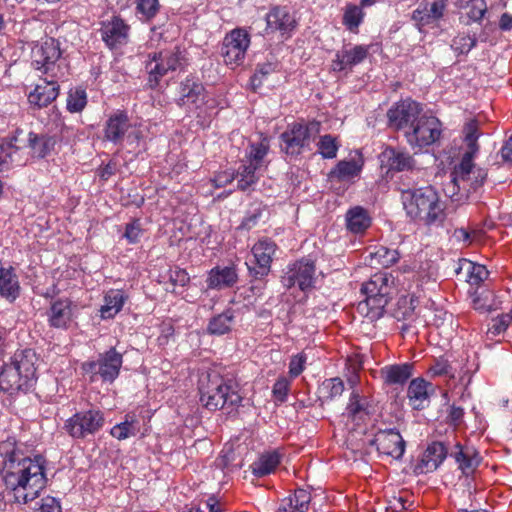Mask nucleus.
<instances>
[{
    "label": "nucleus",
    "instance_id": "f257e3e1",
    "mask_svg": "<svg viewBox=\"0 0 512 512\" xmlns=\"http://www.w3.org/2000/svg\"><path fill=\"white\" fill-rule=\"evenodd\" d=\"M44 458L25 456L13 443L0 445V472L8 494L18 504L35 500L46 487Z\"/></svg>",
    "mask_w": 512,
    "mask_h": 512
},
{
    "label": "nucleus",
    "instance_id": "f03ea898",
    "mask_svg": "<svg viewBox=\"0 0 512 512\" xmlns=\"http://www.w3.org/2000/svg\"><path fill=\"white\" fill-rule=\"evenodd\" d=\"M465 135V150L461 161L456 165L451 173V181L458 190L466 192L475 191L482 186L487 178V171L482 168H476L473 159L479 152L478 138L479 123L476 120H470L463 128Z\"/></svg>",
    "mask_w": 512,
    "mask_h": 512
},
{
    "label": "nucleus",
    "instance_id": "7ed1b4c3",
    "mask_svg": "<svg viewBox=\"0 0 512 512\" xmlns=\"http://www.w3.org/2000/svg\"><path fill=\"white\" fill-rule=\"evenodd\" d=\"M401 200L407 217L416 223L438 225L446 218L445 203L432 186L403 190Z\"/></svg>",
    "mask_w": 512,
    "mask_h": 512
},
{
    "label": "nucleus",
    "instance_id": "20e7f679",
    "mask_svg": "<svg viewBox=\"0 0 512 512\" xmlns=\"http://www.w3.org/2000/svg\"><path fill=\"white\" fill-rule=\"evenodd\" d=\"M198 390L201 404L210 411L223 409L231 413L242 401L238 391L217 372L202 375Z\"/></svg>",
    "mask_w": 512,
    "mask_h": 512
},
{
    "label": "nucleus",
    "instance_id": "39448f33",
    "mask_svg": "<svg viewBox=\"0 0 512 512\" xmlns=\"http://www.w3.org/2000/svg\"><path fill=\"white\" fill-rule=\"evenodd\" d=\"M395 278L387 272H377L361 286V292L365 300L359 304L363 312L366 309V317L371 321L383 316L392 294L394 293Z\"/></svg>",
    "mask_w": 512,
    "mask_h": 512
},
{
    "label": "nucleus",
    "instance_id": "423d86ee",
    "mask_svg": "<svg viewBox=\"0 0 512 512\" xmlns=\"http://www.w3.org/2000/svg\"><path fill=\"white\" fill-rule=\"evenodd\" d=\"M61 56L60 43L54 38H47L32 48L31 64L44 76L62 78Z\"/></svg>",
    "mask_w": 512,
    "mask_h": 512
},
{
    "label": "nucleus",
    "instance_id": "0eeeda50",
    "mask_svg": "<svg viewBox=\"0 0 512 512\" xmlns=\"http://www.w3.org/2000/svg\"><path fill=\"white\" fill-rule=\"evenodd\" d=\"M103 138L115 145H122L126 140L136 149L143 135L140 129L131 124L125 111L117 110L108 116L103 129Z\"/></svg>",
    "mask_w": 512,
    "mask_h": 512
},
{
    "label": "nucleus",
    "instance_id": "6e6552de",
    "mask_svg": "<svg viewBox=\"0 0 512 512\" xmlns=\"http://www.w3.org/2000/svg\"><path fill=\"white\" fill-rule=\"evenodd\" d=\"M122 363V355L112 347L105 353H100L97 360L84 362L82 370L91 382L101 379L112 383L118 377Z\"/></svg>",
    "mask_w": 512,
    "mask_h": 512
},
{
    "label": "nucleus",
    "instance_id": "1a4fd4ad",
    "mask_svg": "<svg viewBox=\"0 0 512 512\" xmlns=\"http://www.w3.org/2000/svg\"><path fill=\"white\" fill-rule=\"evenodd\" d=\"M321 124L318 121L308 123H294L281 134L284 143L283 150L287 155L298 156L305 148H309L311 141L320 132Z\"/></svg>",
    "mask_w": 512,
    "mask_h": 512
},
{
    "label": "nucleus",
    "instance_id": "9d476101",
    "mask_svg": "<svg viewBox=\"0 0 512 512\" xmlns=\"http://www.w3.org/2000/svg\"><path fill=\"white\" fill-rule=\"evenodd\" d=\"M105 424L104 413L96 408L80 411L67 419L64 430L74 439H85L102 429Z\"/></svg>",
    "mask_w": 512,
    "mask_h": 512
},
{
    "label": "nucleus",
    "instance_id": "9b49d317",
    "mask_svg": "<svg viewBox=\"0 0 512 512\" xmlns=\"http://www.w3.org/2000/svg\"><path fill=\"white\" fill-rule=\"evenodd\" d=\"M316 269V263L313 259L303 257L288 265L281 282L287 289L297 287L299 290L306 292L314 287Z\"/></svg>",
    "mask_w": 512,
    "mask_h": 512
},
{
    "label": "nucleus",
    "instance_id": "f8f14e48",
    "mask_svg": "<svg viewBox=\"0 0 512 512\" xmlns=\"http://www.w3.org/2000/svg\"><path fill=\"white\" fill-rule=\"evenodd\" d=\"M442 134V123L432 115L422 113L413 127L406 132V141L411 147L424 148L438 141Z\"/></svg>",
    "mask_w": 512,
    "mask_h": 512
},
{
    "label": "nucleus",
    "instance_id": "ddd939ff",
    "mask_svg": "<svg viewBox=\"0 0 512 512\" xmlns=\"http://www.w3.org/2000/svg\"><path fill=\"white\" fill-rule=\"evenodd\" d=\"M422 105L411 98L394 103L387 111V125L394 131H402L404 136L422 115Z\"/></svg>",
    "mask_w": 512,
    "mask_h": 512
},
{
    "label": "nucleus",
    "instance_id": "4468645a",
    "mask_svg": "<svg viewBox=\"0 0 512 512\" xmlns=\"http://www.w3.org/2000/svg\"><path fill=\"white\" fill-rule=\"evenodd\" d=\"M276 250V243L269 238L260 239L253 245L252 258L246 262L251 277L261 280L270 273Z\"/></svg>",
    "mask_w": 512,
    "mask_h": 512
},
{
    "label": "nucleus",
    "instance_id": "2eb2a0df",
    "mask_svg": "<svg viewBox=\"0 0 512 512\" xmlns=\"http://www.w3.org/2000/svg\"><path fill=\"white\" fill-rule=\"evenodd\" d=\"M250 45V35L242 28L233 29L222 43L221 54L227 65H240Z\"/></svg>",
    "mask_w": 512,
    "mask_h": 512
},
{
    "label": "nucleus",
    "instance_id": "dca6fc26",
    "mask_svg": "<svg viewBox=\"0 0 512 512\" xmlns=\"http://www.w3.org/2000/svg\"><path fill=\"white\" fill-rule=\"evenodd\" d=\"M206 90L203 84L195 77H186L179 85L177 104L190 111H197L206 104Z\"/></svg>",
    "mask_w": 512,
    "mask_h": 512
},
{
    "label": "nucleus",
    "instance_id": "f3484780",
    "mask_svg": "<svg viewBox=\"0 0 512 512\" xmlns=\"http://www.w3.org/2000/svg\"><path fill=\"white\" fill-rule=\"evenodd\" d=\"M377 451L383 455L400 459L405 452V441L401 434L395 429L378 431L373 439Z\"/></svg>",
    "mask_w": 512,
    "mask_h": 512
},
{
    "label": "nucleus",
    "instance_id": "a211bd4d",
    "mask_svg": "<svg viewBox=\"0 0 512 512\" xmlns=\"http://www.w3.org/2000/svg\"><path fill=\"white\" fill-rule=\"evenodd\" d=\"M379 158L381 167L386 168L387 173L409 171L415 166V160L409 152L391 146L386 147Z\"/></svg>",
    "mask_w": 512,
    "mask_h": 512
},
{
    "label": "nucleus",
    "instance_id": "6ab92c4d",
    "mask_svg": "<svg viewBox=\"0 0 512 512\" xmlns=\"http://www.w3.org/2000/svg\"><path fill=\"white\" fill-rule=\"evenodd\" d=\"M59 79L48 76L41 78L35 89L28 95L29 103L38 109L51 104L59 94Z\"/></svg>",
    "mask_w": 512,
    "mask_h": 512
},
{
    "label": "nucleus",
    "instance_id": "aec40b11",
    "mask_svg": "<svg viewBox=\"0 0 512 512\" xmlns=\"http://www.w3.org/2000/svg\"><path fill=\"white\" fill-rule=\"evenodd\" d=\"M435 393V387L424 378L418 377L411 380L407 388L409 405L414 410H423L430 404V398Z\"/></svg>",
    "mask_w": 512,
    "mask_h": 512
},
{
    "label": "nucleus",
    "instance_id": "412c9836",
    "mask_svg": "<svg viewBox=\"0 0 512 512\" xmlns=\"http://www.w3.org/2000/svg\"><path fill=\"white\" fill-rule=\"evenodd\" d=\"M448 450L444 443L434 441L427 446L414 471L417 474H425L435 471L447 457Z\"/></svg>",
    "mask_w": 512,
    "mask_h": 512
},
{
    "label": "nucleus",
    "instance_id": "4be33fe9",
    "mask_svg": "<svg viewBox=\"0 0 512 512\" xmlns=\"http://www.w3.org/2000/svg\"><path fill=\"white\" fill-rule=\"evenodd\" d=\"M48 323L57 329H67L73 320V302L69 298L52 300L47 311Z\"/></svg>",
    "mask_w": 512,
    "mask_h": 512
},
{
    "label": "nucleus",
    "instance_id": "5701e85b",
    "mask_svg": "<svg viewBox=\"0 0 512 512\" xmlns=\"http://www.w3.org/2000/svg\"><path fill=\"white\" fill-rule=\"evenodd\" d=\"M20 130L15 134L3 138L0 142V171L9 170L15 166H23L26 160L21 155V148L16 145Z\"/></svg>",
    "mask_w": 512,
    "mask_h": 512
},
{
    "label": "nucleus",
    "instance_id": "b1692460",
    "mask_svg": "<svg viewBox=\"0 0 512 512\" xmlns=\"http://www.w3.org/2000/svg\"><path fill=\"white\" fill-rule=\"evenodd\" d=\"M128 31L129 26L122 19L113 17L102 24L101 36L109 48L115 49L127 42Z\"/></svg>",
    "mask_w": 512,
    "mask_h": 512
},
{
    "label": "nucleus",
    "instance_id": "393cba45",
    "mask_svg": "<svg viewBox=\"0 0 512 512\" xmlns=\"http://www.w3.org/2000/svg\"><path fill=\"white\" fill-rule=\"evenodd\" d=\"M267 30L289 34L296 26L295 17L287 7L275 6L266 15Z\"/></svg>",
    "mask_w": 512,
    "mask_h": 512
},
{
    "label": "nucleus",
    "instance_id": "a878e982",
    "mask_svg": "<svg viewBox=\"0 0 512 512\" xmlns=\"http://www.w3.org/2000/svg\"><path fill=\"white\" fill-rule=\"evenodd\" d=\"M369 54V47L356 45L350 49L343 48L336 53V58L332 61L334 71H343L351 69L353 66L363 62Z\"/></svg>",
    "mask_w": 512,
    "mask_h": 512
},
{
    "label": "nucleus",
    "instance_id": "bb28decb",
    "mask_svg": "<svg viewBox=\"0 0 512 512\" xmlns=\"http://www.w3.org/2000/svg\"><path fill=\"white\" fill-rule=\"evenodd\" d=\"M371 398L359 389H354L346 407L347 416L352 421H363L370 414Z\"/></svg>",
    "mask_w": 512,
    "mask_h": 512
},
{
    "label": "nucleus",
    "instance_id": "cd10ccee",
    "mask_svg": "<svg viewBox=\"0 0 512 512\" xmlns=\"http://www.w3.org/2000/svg\"><path fill=\"white\" fill-rule=\"evenodd\" d=\"M458 463L459 469L465 476L472 475L480 464L481 458L478 452L472 447H462L459 443L455 445V451L451 453Z\"/></svg>",
    "mask_w": 512,
    "mask_h": 512
},
{
    "label": "nucleus",
    "instance_id": "c85d7f7f",
    "mask_svg": "<svg viewBox=\"0 0 512 512\" xmlns=\"http://www.w3.org/2000/svg\"><path fill=\"white\" fill-rule=\"evenodd\" d=\"M346 228L353 234H363L372 224L367 209L362 206L351 207L345 215Z\"/></svg>",
    "mask_w": 512,
    "mask_h": 512
},
{
    "label": "nucleus",
    "instance_id": "c756f323",
    "mask_svg": "<svg viewBox=\"0 0 512 512\" xmlns=\"http://www.w3.org/2000/svg\"><path fill=\"white\" fill-rule=\"evenodd\" d=\"M398 260V251L383 245L370 247L368 255L365 257V261L374 268H387L394 265Z\"/></svg>",
    "mask_w": 512,
    "mask_h": 512
},
{
    "label": "nucleus",
    "instance_id": "7c9ffc66",
    "mask_svg": "<svg viewBox=\"0 0 512 512\" xmlns=\"http://www.w3.org/2000/svg\"><path fill=\"white\" fill-rule=\"evenodd\" d=\"M444 10V0H437L434 1L430 7L427 5L423 7L419 6L412 13V20L416 22L418 28L421 30L422 27L430 25L442 18Z\"/></svg>",
    "mask_w": 512,
    "mask_h": 512
},
{
    "label": "nucleus",
    "instance_id": "2f4dec72",
    "mask_svg": "<svg viewBox=\"0 0 512 512\" xmlns=\"http://www.w3.org/2000/svg\"><path fill=\"white\" fill-rule=\"evenodd\" d=\"M380 374L387 385H403L413 374V364L387 365L380 370Z\"/></svg>",
    "mask_w": 512,
    "mask_h": 512
},
{
    "label": "nucleus",
    "instance_id": "473e14b6",
    "mask_svg": "<svg viewBox=\"0 0 512 512\" xmlns=\"http://www.w3.org/2000/svg\"><path fill=\"white\" fill-rule=\"evenodd\" d=\"M269 149L270 144L268 138L266 137L261 138L257 142H251L248 150L246 151L245 159L242 161L261 170H266L268 167L266 156L269 152Z\"/></svg>",
    "mask_w": 512,
    "mask_h": 512
},
{
    "label": "nucleus",
    "instance_id": "72a5a7b5",
    "mask_svg": "<svg viewBox=\"0 0 512 512\" xmlns=\"http://www.w3.org/2000/svg\"><path fill=\"white\" fill-rule=\"evenodd\" d=\"M364 162L362 158L341 160L330 171L329 178L338 181H351L358 177L362 171Z\"/></svg>",
    "mask_w": 512,
    "mask_h": 512
},
{
    "label": "nucleus",
    "instance_id": "f704fd0d",
    "mask_svg": "<svg viewBox=\"0 0 512 512\" xmlns=\"http://www.w3.org/2000/svg\"><path fill=\"white\" fill-rule=\"evenodd\" d=\"M29 382L22 377L13 363L4 364L0 372V388L3 391L21 390L27 387Z\"/></svg>",
    "mask_w": 512,
    "mask_h": 512
},
{
    "label": "nucleus",
    "instance_id": "c9c22d12",
    "mask_svg": "<svg viewBox=\"0 0 512 512\" xmlns=\"http://www.w3.org/2000/svg\"><path fill=\"white\" fill-rule=\"evenodd\" d=\"M282 454L277 451H266L251 465L252 473L257 477H264L274 473L280 465Z\"/></svg>",
    "mask_w": 512,
    "mask_h": 512
},
{
    "label": "nucleus",
    "instance_id": "e433bc0d",
    "mask_svg": "<svg viewBox=\"0 0 512 512\" xmlns=\"http://www.w3.org/2000/svg\"><path fill=\"white\" fill-rule=\"evenodd\" d=\"M238 280L234 267H215L209 272L207 286L210 289H222L233 286Z\"/></svg>",
    "mask_w": 512,
    "mask_h": 512
},
{
    "label": "nucleus",
    "instance_id": "4c0bfd02",
    "mask_svg": "<svg viewBox=\"0 0 512 512\" xmlns=\"http://www.w3.org/2000/svg\"><path fill=\"white\" fill-rule=\"evenodd\" d=\"M36 362L37 356L32 349H25L16 353L12 361L13 365H15L20 374H22V377L28 382L33 380L36 376Z\"/></svg>",
    "mask_w": 512,
    "mask_h": 512
},
{
    "label": "nucleus",
    "instance_id": "58836bf2",
    "mask_svg": "<svg viewBox=\"0 0 512 512\" xmlns=\"http://www.w3.org/2000/svg\"><path fill=\"white\" fill-rule=\"evenodd\" d=\"M310 502V492L305 489H297L293 495L282 501L279 512H308Z\"/></svg>",
    "mask_w": 512,
    "mask_h": 512
},
{
    "label": "nucleus",
    "instance_id": "ea45409f",
    "mask_svg": "<svg viewBox=\"0 0 512 512\" xmlns=\"http://www.w3.org/2000/svg\"><path fill=\"white\" fill-rule=\"evenodd\" d=\"M127 299L122 290L111 289L104 297L105 304L101 307L100 313L103 319H111L119 313Z\"/></svg>",
    "mask_w": 512,
    "mask_h": 512
},
{
    "label": "nucleus",
    "instance_id": "a19ab883",
    "mask_svg": "<svg viewBox=\"0 0 512 512\" xmlns=\"http://www.w3.org/2000/svg\"><path fill=\"white\" fill-rule=\"evenodd\" d=\"M462 273H465L466 281L471 286H476L478 289H480L479 286L488 278L489 275L485 266L473 263L469 260H463L461 262L460 267L457 270V274L461 275Z\"/></svg>",
    "mask_w": 512,
    "mask_h": 512
},
{
    "label": "nucleus",
    "instance_id": "79ce46f5",
    "mask_svg": "<svg viewBox=\"0 0 512 512\" xmlns=\"http://www.w3.org/2000/svg\"><path fill=\"white\" fill-rule=\"evenodd\" d=\"M20 293L18 277L12 268L2 269L0 273V295L13 302Z\"/></svg>",
    "mask_w": 512,
    "mask_h": 512
},
{
    "label": "nucleus",
    "instance_id": "37998d69",
    "mask_svg": "<svg viewBox=\"0 0 512 512\" xmlns=\"http://www.w3.org/2000/svg\"><path fill=\"white\" fill-rule=\"evenodd\" d=\"M55 140L53 137L30 132L28 135V146L31 149L33 157L44 158L54 148Z\"/></svg>",
    "mask_w": 512,
    "mask_h": 512
},
{
    "label": "nucleus",
    "instance_id": "c03bdc74",
    "mask_svg": "<svg viewBox=\"0 0 512 512\" xmlns=\"http://www.w3.org/2000/svg\"><path fill=\"white\" fill-rule=\"evenodd\" d=\"M261 171V169L241 161V165L235 172L237 188L241 191L249 190L258 182Z\"/></svg>",
    "mask_w": 512,
    "mask_h": 512
},
{
    "label": "nucleus",
    "instance_id": "a18cd8bd",
    "mask_svg": "<svg viewBox=\"0 0 512 512\" xmlns=\"http://www.w3.org/2000/svg\"><path fill=\"white\" fill-rule=\"evenodd\" d=\"M157 58L163 63L164 68L167 72L176 71L177 69H183L187 64L184 51L179 47H174L172 50H164L156 52Z\"/></svg>",
    "mask_w": 512,
    "mask_h": 512
},
{
    "label": "nucleus",
    "instance_id": "49530a36",
    "mask_svg": "<svg viewBox=\"0 0 512 512\" xmlns=\"http://www.w3.org/2000/svg\"><path fill=\"white\" fill-rule=\"evenodd\" d=\"M365 12L361 5L346 4L343 12L342 23L352 33H358L359 26L363 22Z\"/></svg>",
    "mask_w": 512,
    "mask_h": 512
},
{
    "label": "nucleus",
    "instance_id": "de8ad7c7",
    "mask_svg": "<svg viewBox=\"0 0 512 512\" xmlns=\"http://www.w3.org/2000/svg\"><path fill=\"white\" fill-rule=\"evenodd\" d=\"M140 431L139 421L134 414H127L125 421L113 426L110 430L111 436L118 440H125L135 436Z\"/></svg>",
    "mask_w": 512,
    "mask_h": 512
},
{
    "label": "nucleus",
    "instance_id": "09e8293b",
    "mask_svg": "<svg viewBox=\"0 0 512 512\" xmlns=\"http://www.w3.org/2000/svg\"><path fill=\"white\" fill-rule=\"evenodd\" d=\"M145 70L148 74L147 85L151 89H156L161 79L168 73L163 63L157 58L156 52L152 56L149 55V60L145 63Z\"/></svg>",
    "mask_w": 512,
    "mask_h": 512
},
{
    "label": "nucleus",
    "instance_id": "8fccbe9b",
    "mask_svg": "<svg viewBox=\"0 0 512 512\" xmlns=\"http://www.w3.org/2000/svg\"><path fill=\"white\" fill-rule=\"evenodd\" d=\"M471 305L474 310L480 313L493 311L495 309L493 292L486 288H476L475 291L471 293Z\"/></svg>",
    "mask_w": 512,
    "mask_h": 512
},
{
    "label": "nucleus",
    "instance_id": "3c124183",
    "mask_svg": "<svg viewBox=\"0 0 512 512\" xmlns=\"http://www.w3.org/2000/svg\"><path fill=\"white\" fill-rule=\"evenodd\" d=\"M234 322L232 310H226L221 314L214 316L208 324L207 331L212 335H224L231 331Z\"/></svg>",
    "mask_w": 512,
    "mask_h": 512
},
{
    "label": "nucleus",
    "instance_id": "603ef678",
    "mask_svg": "<svg viewBox=\"0 0 512 512\" xmlns=\"http://www.w3.org/2000/svg\"><path fill=\"white\" fill-rule=\"evenodd\" d=\"M344 391V382L339 377L325 379L318 387L320 400L331 401L342 395Z\"/></svg>",
    "mask_w": 512,
    "mask_h": 512
},
{
    "label": "nucleus",
    "instance_id": "864d4df0",
    "mask_svg": "<svg viewBox=\"0 0 512 512\" xmlns=\"http://www.w3.org/2000/svg\"><path fill=\"white\" fill-rule=\"evenodd\" d=\"M340 142L336 136L325 134L320 136L317 142V151L324 159H334L340 148Z\"/></svg>",
    "mask_w": 512,
    "mask_h": 512
},
{
    "label": "nucleus",
    "instance_id": "5fc2aeb1",
    "mask_svg": "<svg viewBox=\"0 0 512 512\" xmlns=\"http://www.w3.org/2000/svg\"><path fill=\"white\" fill-rule=\"evenodd\" d=\"M87 105V94L84 89H71L67 97V109L69 112H81Z\"/></svg>",
    "mask_w": 512,
    "mask_h": 512
},
{
    "label": "nucleus",
    "instance_id": "6e6d98bb",
    "mask_svg": "<svg viewBox=\"0 0 512 512\" xmlns=\"http://www.w3.org/2000/svg\"><path fill=\"white\" fill-rule=\"evenodd\" d=\"M427 376L430 378L446 376L450 379L455 378L452 366L444 358L435 359L433 364L427 370Z\"/></svg>",
    "mask_w": 512,
    "mask_h": 512
},
{
    "label": "nucleus",
    "instance_id": "4d7b16f0",
    "mask_svg": "<svg viewBox=\"0 0 512 512\" xmlns=\"http://www.w3.org/2000/svg\"><path fill=\"white\" fill-rule=\"evenodd\" d=\"M135 4L137 13L146 21L154 18L160 10L159 0H135Z\"/></svg>",
    "mask_w": 512,
    "mask_h": 512
},
{
    "label": "nucleus",
    "instance_id": "13d9d810",
    "mask_svg": "<svg viewBox=\"0 0 512 512\" xmlns=\"http://www.w3.org/2000/svg\"><path fill=\"white\" fill-rule=\"evenodd\" d=\"M512 322V309L508 313L501 314L493 318L488 328V333L492 336H498L505 332Z\"/></svg>",
    "mask_w": 512,
    "mask_h": 512
},
{
    "label": "nucleus",
    "instance_id": "bf43d9fd",
    "mask_svg": "<svg viewBox=\"0 0 512 512\" xmlns=\"http://www.w3.org/2000/svg\"><path fill=\"white\" fill-rule=\"evenodd\" d=\"M291 381L287 377H279L273 385L272 394L274 398L280 402L287 399L290 391Z\"/></svg>",
    "mask_w": 512,
    "mask_h": 512
},
{
    "label": "nucleus",
    "instance_id": "052dcab7",
    "mask_svg": "<svg viewBox=\"0 0 512 512\" xmlns=\"http://www.w3.org/2000/svg\"><path fill=\"white\" fill-rule=\"evenodd\" d=\"M307 357L304 353H299L291 357L289 362V375L291 378L298 377L305 369Z\"/></svg>",
    "mask_w": 512,
    "mask_h": 512
},
{
    "label": "nucleus",
    "instance_id": "680f3d73",
    "mask_svg": "<svg viewBox=\"0 0 512 512\" xmlns=\"http://www.w3.org/2000/svg\"><path fill=\"white\" fill-rule=\"evenodd\" d=\"M476 45V39L469 35L458 36L453 40L452 47L461 54L468 53Z\"/></svg>",
    "mask_w": 512,
    "mask_h": 512
},
{
    "label": "nucleus",
    "instance_id": "e2e57ef3",
    "mask_svg": "<svg viewBox=\"0 0 512 512\" xmlns=\"http://www.w3.org/2000/svg\"><path fill=\"white\" fill-rule=\"evenodd\" d=\"M470 10L468 16L473 21H480L487 12V4L485 0H471L469 3Z\"/></svg>",
    "mask_w": 512,
    "mask_h": 512
},
{
    "label": "nucleus",
    "instance_id": "0e129e2a",
    "mask_svg": "<svg viewBox=\"0 0 512 512\" xmlns=\"http://www.w3.org/2000/svg\"><path fill=\"white\" fill-rule=\"evenodd\" d=\"M169 281L174 286L184 287V286H186L189 283L190 277H189L188 273L184 269L176 267L174 269H170V271H169Z\"/></svg>",
    "mask_w": 512,
    "mask_h": 512
},
{
    "label": "nucleus",
    "instance_id": "69168bd1",
    "mask_svg": "<svg viewBox=\"0 0 512 512\" xmlns=\"http://www.w3.org/2000/svg\"><path fill=\"white\" fill-rule=\"evenodd\" d=\"M142 233L141 225L138 220H134L126 225L124 237L129 243H137Z\"/></svg>",
    "mask_w": 512,
    "mask_h": 512
},
{
    "label": "nucleus",
    "instance_id": "338daca9",
    "mask_svg": "<svg viewBox=\"0 0 512 512\" xmlns=\"http://www.w3.org/2000/svg\"><path fill=\"white\" fill-rule=\"evenodd\" d=\"M364 356L358 353L352 354L346 359L347 372L359 373L363 369Z\"/></svg>",
    "mask_w": 512,
    "mask_h": 512
},
{
    "label": "nucleus",
    "instance_id": "774afa93",
    "mask_svg": "<svg viewBox=\"0 0 512 512\" xmlns=\"http://www.w3.org/2000/svg\"><path fill=\"white\" fill-rule=\"evenodd\" d=\"M38 512H61V505L56 498L47 496L41 500Z\"/></svg>",
    "mask_w": 512,
    "mask_h": 512
}]
</instances>
